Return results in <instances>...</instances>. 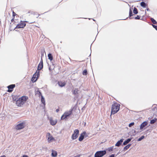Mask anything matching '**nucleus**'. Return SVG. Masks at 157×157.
<instances>
[{
  "label": "nucleus",
  "instance_id": "obj_39",
  "mask_svg": "<svg viewBox=\"0 0 157 157\" xmlns=\"http://www.w3.org/2000/svg\"><path fill=\"white\" fill-rule=\"evenodd\" d=\"M13 20H14V18H13V19H12V20H11V22H13Z\"/></svg>",
  "mask_w": 157,
  "mask_h": 157
},
{
  "label": "nucleus",
  "instance_id": "obj_40",
  "mask_svg": "<svg viewBox=\"0 0 157 157\" xmlns=\"http://www.w3.org/2000/svg\"><path fill=\"white\" fill-rule=\"evenodd\" d=\"M0 157H6L5 155H3L1 156Z\"/></svg>",
  "mask_w": 157,
  "mask_h": 157
},
{
  "label": "nucleus",
  "instance_id": "obj_17",
  "mask_svg": "<svg viewBox=\"0 0 157 157\" xmlns=\"http://www.w3.org/2000/svg\"><path fill=\"white\" fill-rule=\"evenodd\" d=\"M39 93V95L41 96V101L42 103L44 105H45V99L44 97L42 95L41 93H40V91H38Z\"/></svg>",
  "mask_w": 157,
  "mask_h": 157
},
{
  "label": "nucleus",
  "instance_id": "obj_23",
  "mask_svg": "<svg viewBox=\"0 0 157 157\" xmlns=\"http://www.w3.org/2000/svg\"><path fill=\"white\" fill-rule=\"evenodd\" d=\"M140 5L142 7H145L146 6V4L144 2H142L140 3Z\"/></svg>",
  "mask_w": 157,
  "mask_h": 157
},
{
  "label": "nucleus",
  "instance_id": "obj_44",
  "mask_svg": "<svg viewBox=\"0 0 157 157\" xmlns=\"http://www.w3.org/2000/svg\"><path fill=\"white\" fill-rule=\"evenodd\" d=\"M132 17H131V18H130V19H132Z\"/></svg>",
  "mask_w": 157,
  "mask_h": 157
},
{
  "label": "nucleus",
  "instance_id": "obj_5",
  "mask_svg": "<svg viewBox=\"0 0 157 157\" xmlns=\"http://www.w3.org/2000/svg\"><path fill=\"white\" fill-rule=\"evenodd\" d=\"M25 123L22 122L17 124L15 128L17 130H20L24 128L25 127Z\"/></svg>",
  "mask_w": 157,
  "mask_h": 157
},
{
  "label": "nucleus",
  "instance_id": "obj_33",
  "mask_svg": "<svg viewBox=\"0 0 157 157\" xmlns=\"http://www.w3.org/2000/svg\"><path fill=\"white\" fill-rule=\"evenodd\" d=\"M152 26L155 28V29L157 30V26H156L154 25H152Z\"/></svg>",
  "mask_w": 157,
  "mask_h": 157
},
{
  "label": "nucleus",
  "instance_id": "obj_4",
  "mask_svg": "<svg viewBox=\"0 0 157 157\" xmlns=\"http://www.w3.org/2000/svg\"><path fill=\"white\" fill-rule=\"evenodd\" d=\"M106 153L105 150L100 151H97L94 155V157H102Z\"/></svg>",
  "mask_w": 157,
  "mask_h": 157
},
{
  "label": "nucleus",
  "instance_id": "obj_38",
  "mask_svg": "<svg viewBox=\"0 0 157 157\" xmlns=\"http://www.w3.org/2000/svg\"><path fill=\"white\" fill-rule=\"evenodd\" d=\"M80 157V155H76V156H75L74 157Z\"/></svg>",
  "mask_w": 157,
  "mask_h": 157
},
{
  "label": "nucleus",
  "instance_id": "obj_9",
  "mask_svg": "<svg viewBox=\"0 0 157 157\" xmlns=\"http://www.w3.org/2000/svg\"><path fill=\"white\" fill-rule=\"evenodd\" d=\"M47 137L48 138V140L49 143H50L54 140V138L49 133H47Z\"/></svg>",
  "mask_w": 157,
  "mask_h": 157
},
{
  "label": "nucleus",
  "instance_id": "obj_14",
  "mask_svg": "<svg viewBox=\"0 0 157 157\" xmlns=\"http://www.w3.org/2000/svg\"><path fill=\"white\" fill-rule=\"evenodd\" d=\"M124 139H121L120 140L118 141L115 145L116 146L119 147L121 144L123 142Z\"/></svg>",
  "mask_w": 157,
  "mask_h": 157
},
{
  "label": "nucleus",
  "instance_id": "obj_31",
  "mask_svg": "<svg viewBox=\"0 0 157 157\" xmlns=\"http://www.w3.org/2000/svg\"><path fill=\"white\" fill-rule=\"evenodd\" d=\"M134 124V122H132L130 123L128 125V126L129 127H131L132 126H133Z\"/></svg>",
  "mask_w": 157,
  "mask_h": 157
},
{
  "label": "nucleus",
  "instance_id": "obj_16",
  "mask_svg": "<svg viewBox=\"0 0 157 157\" xmlns=\"http://www.w3.org/2000/svg\"><path fill=\"white\" fill-rule=\"evenodd\" d=\"M147 123L146 121H144L140 125V129H143L144 127L146 125H147Z\"/></svg>",
  "mask_w": 157,
  "mask_h": 157
},
{
  "label": "nucleus",
  "instance_id": "obj_30",
  "mask_svg": "<svg viewBox=\"0 0 157 157\" xmlns=\"http://www.w3.org/2000/svg\"><path fill=\"white\" fill-rule=\"evenodd\" d=\"M87 73V71L86 70H84L82 72V74L83 75H86Z\"/></svg>",
  "mask_w": 157,
  "mask_h": 157
},
{
  "label": "nucleus",
  "instance_id": "obj_13",
  "mask_svg": "<svg viewBox=\"0 0 157 157\" xmlns=\"http://www.w3.org/2000/svg\"><path fill=\"white\" fill-rule=\"evenodd\" d=\"M86 134V132H84L80 134L78 140L79 141H81L84 138L85 135Z\"/></svg>",
  "mask_w": 157,
  "mask_h": 157
},
{
  "label": "nucleus",
  "instance_id": "obj_22",
  "mask_svg": "<svg viewBox=\"0 0 157 157\" xmlns=\"http://www.w3.org/2000/svg\"><path fill=\"white\" fill-rule=\"evenodd\" d=\"M48 59H49L50 61H52L53 59V57L52 55L51 54L49 53L48 54Z\"/></svg>",
  "mask_w": 157,
  "mask_h": 157
},
{
  "label": "nucleus",
  "instance_id": "obj_8",
  "mask_svg": "<svg viewBox=\"0 0 157 157\" xmlns=\"http://www.w3.org/2000/svg\"><path fill=\"white\" fill-rule=\"evenodd\" d=\"M25 25L26 24L24 21H21L19 24L17 25L15 29L23 28Z\"/></svg>",
  "mask_w": 157,
  "mask_h": 157
},
{
  "label": "nucleus",
  "instance_id": "obj_20",
  "mask_svg": "<svg viewBox=\"0 0 157 157\" xmlns=\"http://www.w3.org/2000/svg\"><path fill=\"white\" fill-rule=\"evenodd\" d=\"M131 144H129L126 146L124 148V150L125 151L127 150L131 146Z\"/></svg>",
  "mask_w": 157,
  "mask_h": 157
},
{
  "label": "nucleus",
  "instance_id": "obj_24",
  "mask_svg": "<svg viewBox=\"0 0 157 157\" xmlns=\"http://www.w3.org/2000/svg\"><path fill=\"white\" fill-rule=\"evenodd\" d=\"M156 118H154L150 121V123L151 124H153L156 121Z\"/></svg>",
  "mask_w": 157,
  "mask_h": 157
},
{
  "label": "nucleus",
  "instance_id": "obj_36",
  "mask_svg": "<svg viewBox=\"0 0 157 157\" xmlns=\"http://www.w3.org/2000/svg\"><path fill=\"white\" fill-rule=\"evenodd\" d=\"M22 157H29L27 155H24Z\"/></svg>",
  "mask_w": 157,
  "mask_h": 157
},
{
  "label": "nucleus",
  "instance_id": "obj_3",
  "mask_svg": "<svg viewBox=\"0 0 157 157\" xmlns=\"http://www.w3.org/2000/svg\"><path fill=\"white\" fill-rule=\"evenodd\" d=\"M73 109H71L69 111L65 112L61 117V120L66 119L72 114Z\"/></svg>",
  "mask_w": 157,
  "mask_h": 157
},
{
  "label": "nucleus",
  "instance_id": "obj_15",
  "mask_svg": "<svg viewBox=\"0 0 157 157\" xmlns=\"http://www.w3.org/2000/svg\"><path fill=\"white\" fill-rule=\"evenodd\" d=\"M52 154L51 155L52 157H56L57 155V153L56 151L52 150Z\"/></svg>",
  "mask_w": 157,
  "mask_h": 157
},
{
  "label": "nucleus",
  "instance_id": "obj_18",
  "mask_svg": "<svg viewBox=\"0 0 157 157\" xmlns=\"http://www.w3.org/2000/svg\"><path fill=\"white\" fill-rule=\"evenodd\" d=\"M131 140L132 138H128L124 142L123 145H126L131 141Z\"/></svg>",
  "mask_w": 157,
  "mask_h": 157
},
{
  "label": "nucleus",
  "instance_id": "obj_10",
  "mask_svg": "<svg viewBox=\"0 0 157 157\" xmlns=\"http://www.w3.org/2000/svg\"><path fill=\"white\" fill-rule=\"evenodd\" d=\"M50 124L52 125H55L57 123V120L54 119L52 117H50L49 119Z\"/></svg>",
  "mask_w": 157,
  "mask_h": 157
},
{
  "label": "nucleus",
  "instance_id": "obj_27",
  "mask_svg": "<svg viewBox=\"0 0 157 157\" xmlns=\"http://www.w3.org/2000/svg\"><path fill=\"white\" fill-rule=\"evenodd\" d=\"M144 136H142L141 137L139 138L138 140V141H141L142 140L144 139Z\"/></svg>",
  "mask_w": 157,
  "mask_h": 157
},
{
  "label": "nucleus",
  "instance_id": "obj_26",
  "mask_svg": "<svg viewBox=\"0 0 157 157\" xmlns=\"http://www.w3.org/2000/svg\"><path fill=\"white\" fill-rule=\"evenodd\" d=\"M138 13V11L136 7H134L133 10V13L135 14H137Z\"/></svg>",
  "mask_w": 157,
  "mask_h": 157
},
{
  "label": "nucleus",
  "instance_id": "obj_43",
  "mask_svg": "<svg viewBox=\"0 0 157 157\" xmlns=\"http://www.w3.org/2000/svg\"><path fill=\"white\" fill-rule=\"evenodd\" d=\"M120 153L119 152L117 154V155H118Z\"/></svg>",
  "mask_w": 157,
  "mask_h": 157
},
{
  "label": "nucleus",
  "instance_id": "obj_41",
  "mask_svg": "<svg viewBox=\"0 0 157 157\" xmlns=\"http://www.w3.org/2000/svg\"><path fill=\"white\" fill-rule=\"evenodd\" d=\"M147 11H149V9L148 8H147Z\"/></svg>",
  "mask_w": 157,
  "mask_h": 157
},
{
  "label": "nucleus",
  "instance_id": "obj_1",
  "mask_svg": "<svg viewBox=\"0 0 157 157\" xmlns=\"http://www.w3.org/2000/svg\"><path fill=\"white\" fill-rule=\"evenodd\" d=\"M28 99V97L26 96H23L19 98L16 101L17 105L19 106H21L26 102Z\"/></svg>",
  "mask_w": 157,
  "mask_h": 157
},
{
  "label": "nucleus",
  "instance_id": "obj_6",
  "mask_svg": "<svg viewBox=\"0 0 157 157\" xmlns=\"http://www.w3.org/2000/svg\"><path fill=\"white\" fill-rule=\"evenodd\" d=\"M40 75V72L39 71L36 72L34 74L33 77L32 78V81L34 82H35L37 80L38 77Z\"/></svg>",
  "mask_w": 157,
  "mask_h": 157
},
{
  "label": "nucleus",
  "instance_id": "obj_29",
  "mask_svg": "<svg viewBox=\"0 0 157 157\" xmlns=\"http://www.w3.org/2000/svg\"><path fill=\"white\" fill-rule=\"evenodd\" d=\"M129 15L130 17L133 15L132 13L131 8H130L129 9Z\"/></svg>",
  "mask_w": 157,
  "mask_h": 157
},
{
  "label": "nucleus",
  "instance_id": "obj_2",
  "mask_svg": "<svg viewBox=\"0 0 157 157\" xmlns=\"http://www.w3.org/2000/svg\"><path fill=\"white\" fill-rule=\"evenodd\" d=\"M120 105L117 103H114L112 105L111 109V114H115L119 110Z\"/></svg>",
  "mask_w": 157,
  "mask_h": 157
},
{
  "label": "nucleus",
  "instance_id": "obj_19",
  "mask_svg": "<svg viewBox=\"0 0 157 157\" xmlns=\"http://www.w3.org/2000/svg\"><path fill=\"white\" fill-rule=\"evenodd\" d=\"M59 85L60 87H63L65 85V83L64 82H58Z\"/></svg>",
  "mask_w": 157,
  "mask_h": 157
},
{
  "label": "nucleus",
  "instance_id": "obj_21",
  "mask_svg": "<svg viewBox=\"0 0 157 157\" xmlns=\"http://www.w3.org/2000/svg\"><path fill=\"white\" fill-rule=\"evenodd\" d=\"M78 90L77 89H75L74 90H73V94L76 95L78 94Z\"/></svg>",
  "mask_w": 157,
  "mask_h": 157
},
{
  "label": "nucleus",
  "instance_id": "obj_42",
  "mask_svg": "<svg viewBox=\"0 0 157 157\" xmlns=\"http://www.w3.org/2000/svg\"><path fill=\"white\" fill-rule=\"evenodd\" d=\"M49 69L50 71H51V67H49Z\"/></svg>",
  "mask_w": 157,
  "mask_h": 157
},
{
  "label": "nucleus",
  "instance_id": "obj_34",
  "mask_svg": "<svg viewBox=\"0 0 157 157\" xmlns=\"http://www.w3.org/2000/svg\"><path fill=\"white\" fill-rule=\"evenodd\" d=\"M115 155L114 154H112L110 155L109 157H114Z\"/></svg>",
  "mask_w": 157,
  "mask_h": 157
},
{
  "label": "nucleus",
  "instance_id": "obj_7",
  "mask_svg": "<svg viewBox=\"0 0 157 157\" xmlns=\"http://www.w3.org/2000/svg\"><path fill=\"white\" fill-rule=\"evenodd\" d=\"M78 135L79 130L78 129H75L71 136L72 139L73 140L76 139L78 137Z\"/></svg>",
  "mask_w": 157,
  "mask_h": 157
},
{
  "label": "nucleus",
  "instance_id": "obj_37",
  "mask_svg": "<svg viewBox=\"0 0 157 157\" xmlns=\"http://www.w3.org/2000/svg\"><path fill=\"white\" fill-rule=\"evenodd\" d=\"M59 111V109H56V112L58 113Z\"/></svg>",
  "mask_w": 157,
  "mask_h": 157
},
{
  "label": "nucleus",
  "instance_id": "obj_35",
  "mask_svg": "<svg viewBox=\"0 0 157 157\" xmlns=\"http://www.w3.org/2000/svg\"><path fill=\"white\" fill-rule=\"evenodd\" d=\"M15 13L14 12H13V16L14 17L15 15Z\"/></svg>",
  "mask_w": 157,
  "mask_h": 157
},
{
  "label": "nucleus",
  "instance_id": "obj_11",
  "mask_svg": "<svg viewBox=\"0 0 157 157\" xmlns=\"http://www.w3.org/2000/svg\"><path fill=\"white\" fill-rule=\"evenodd\" d=\"M43 67V62L42 58L41 59V60L40 62V63L38 64V68H37V70L39 71L41 70Z\"/></svg>",
  "mask_w": 157,
  "mask_h": 157
},
{
  "label": "nucleus",
  "instance_id": "obj_12",
  "mask_svg": "<svg viewBox=\"0 0 157 157\" xmlns=\"http://www.w3.org/2000/svg\"><path fill=\"white\" fill-rule=\"evenodd\" d=\"M15 86V84H12L9 86L8 88L9 89L8 92H11L12 91V90Z\"/></svg>",
  "mask_w": 157,
  "mask_h": 157
},
{
  "label": "nucleus",
  "instance_id": "obj_25",
  "mask_svg": "<svg viewBox=\"0 0 157 157\" xmlns=\"http://www.w3.org/2000/svg\"><path fill=\"white\" fill-rule=\"evenodd\" d=\"M151 22L154 24H156L157 23V22L156 21L154 20L153 18H151L150 19Z\"/></svg>",
  "mask_w": 157,
  "mask_h": 157
},
{
  "label": "nucleus",
  "instance_id": "obj_45",
  "mask_svg": "<svg viewBox=\"0 0 157 157\" xmlns=\"http://www.w3.org/2000/svg\"><path fill=\"white\" fill-rule=\"evenodd\" d=\"M93 20L94 21H95V20L94 19H93Z\"/></svg>",
  "mask_w": 157,
  "mask_h": 157
},
{
  "label": "nucleus",
  "instance_id": "obj_28",
  "mask_svg": "<svg viewBox=\"0 0 157 157\" xmlns=\"http://www.w3.org/2000/svg\"><path fill=\"white\" fill-rule=\"evenodd\" d=\"M113 147L112 146V147H109L108 149L109 151L110 152V151H113Z\"/></svg>",
  "mask_w": 157,
  "mask_h": 157
},
{
  "label": "nucleus",
  "instance_id": "obj_32",
  "mask_svg": "<svg viewBox=\"0 0 157 157\" xmlns=\"http://www.w3.org/2000/svg\"><path fill=\"white\" fill-rule=\"evenodd\" d=\"M140 16H137V17H135L134 19H140Z\"/></svg>",
  "mask_w": 157,
  "mask_h": 157
}]
</instances>
